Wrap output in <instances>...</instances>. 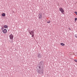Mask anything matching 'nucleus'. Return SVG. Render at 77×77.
<instances>
[{
	"label": "nucleus",
	"mask_w": 77,
	"mask_h": 77,
	"mask_svg": "<svg viewBox=\"0 0 77 77\" xmlns=\"http://www.w3.org/2000/svg\"><path fill=\"white\" fill-rule=\"evenodd\" d=\"M44 72V70L42 69L39 70H38L37 71V72H38L39 74H43V72Z\"/></svg>",
	"instance_id": "nucleus-1"
},
{
	"label": "nucleus",
	"mask_w": 77,
	"mask_h": 77,
	"mask_svg": "<svg viewBox=\"0 0 77 77\" xmlns=\"http://www.w3.org/2000/svg\"><path fill=\"white\" fill-rule=\"evenodd\" d=\"M59 11H60L61 12L62 14H64V10H63V9L62 8H59Z\"/></svg>",
	"instance_id": "nucleus-2"
},
{
	"label": "nucleus",
	"mask_w": 77,
	"mask_h": 77,
	"mask_svg": "<svg viewBox=\"0 0 77 77\" xmlns=\"http://www.w3.org/2000/svg\"><path fill=\"white\" fill-rule=\"evenodd\" d=\"M42 13H40L38 14V19H42Z\"/></svg>",
	"instance_id": "nucleus-3"
},
{
	"label": "nucleus",
	"mask_w": 77,
	"mask_h": 77,
	"mask_svg": "<svg viewBox=\"0 0 77 77\" xmlns=\"http://www.w3.org/2000/svg\"><path fill=\"white\" fill-rule=\"evenodd\" d=\"M37 57L38 59H41L42 55L40 54H38L37 55Z\"/></svg>",
	"instance_id": "nucleus-4"
},
{
	"label": "nucleus",
	"mask_w": 77,
	"mask_h": 77,
	"mask_svg": "<svg viewBox=\"0 0 77 77\" xmlns=\"http://www.w3.org/2000/svg\"><path fill=\"white\" fill-rule=\"evenodd\" d=\"M9 37L10 38V39H13L14 38V35L12 34H11L9 35Z\"/></svg>",
	"instance_id": "nucleus-5"
},
{
	"label": "nucleus",
	"mask_w": 77,
	"mask_h": 77,
	"mask_svg": "<svg viewBox=\"0 0 77 77\" xmlns=\"http://www.w3.org/2000/svg\"><path fill=\"white\" fill-rule=\"evenodd\" d=\"M2 32L4 33H6L7 32V29H4L2 31Z\"/></svg>",
	"instance_id": "nucleus-6"
},
{
	"label": "nucleus",
	"mask_w": 77,
	"mask_h": 77,
	"mask_svg": "<svg viewBox=\"0 0 77 77\" xmlns=\"http://www.w3.org/2000/svg\"><path fill=\"white\" fill-rule=\"evenodd\" d=\"M40 65H41V66H43L44 65V61H42L41 62H40L39 63Z\"/></svg>",
	"instance_id": "nucleus-7"
},
{
	"label": "nucleus",
	"mask_w": 77,
	"mask_h": 77,
	"mask_svg": "<svg viewBox=\"0 0 77 77\" xmlns=\"http://www.w3.org/2000/svg\"><path fill=\"white\" fill-rule=\"evenodd\" d=\"M30 35H32V34H34V32L33 31H31L30 32H29Z\"/></svg>",
	"instance_id": "nucleus-8"
},
{
	"label": "nucleus",
	"mask_w": 77,
	"mask_h": 77,
	"mask_svg": "<svg viewBox=\"0 0 77 77\" xmlns=\"http://www.w3.org/2000/svg\"><path fill=\"white\" fill-rule=\"evenodd\" d=\"M4 27L5 29H7V28L8 27V25H5L4 26Z\"/></svg>",
	"instance_id": "nucleus-9"
},
{
	"label": "nucleus",
	"mask_w": 77,
	"mask_h": 77,
	"mask_svg": "<svg viewBox=\"0 0 77 77\" xmlns=\"http://www.w3.org/2000/svg\"><path fill=\"white\" fill-rule=\"evenodd\" d=\"M2 17H5V16H6V14H5V13H4L2 14Z\"/></svg>",
	"instance_id": "nucleus-10"
},
{
	"label": "nucleus",
	"mask_w": 77,
	"mask_h": 77,
	"mask_svg": "<svg viewBox=\"0 0 77 77\" xmlns=\"http://www.w3.org/2000/svg\"><path fill=\"white\" fill-rule=\"evenodd\" d=\"M61 45H62V46H64V45H65V44H63V43H61Z\"/></svg>",
	"instance_id": "nucleus-11"
},
{
	"label": "nucleus",
	"mask_w": 77,
	"mask_h": 77,
	"mask_svg": "<svg viewBox=\"0 0 77 77\" xmlns=\"http://www.w3.org/2000/svg\"><path fill=\"white\" fill-rule=\"evenodd\" d=\"M41 69V66H38V69Z\"/></svg>",
	"instance_id": "nucleus-12"
},
{
	"label": "nucleus",
	"mask_w": 77,
	"mask_h": 77,
	"mask_svg": "<svg viewBox=\"0 0 77 77\" xmlns=\"http://www.w3.org/2000/svg\"><path fill=\"white\" fill-rule=\"evenodd\" d=\"M75 21H77V18H75Z\"/></svg>",
	"instance_id": "nucleus-13"
},
{
	"label": "nucleus",
	"mask_w": 77,
	"mask_h": 77,
	"mask_svg": "<svg viewBox=\"0 0 77 77\" xmlns=\"http://www.w3.org/2000/svg\"><path fill=\"white\" fill-rule=\"evenodd\" d=\"M33 36H34V34L32 35V37H33Z\"/></svg>",
	"instance_id": "nucleus-14"
},
{
	"label": "nucleus",
	"mask_w": 77,
	"mask_h": 77,
	"mask_svg": "<svg viewBox=\"0 0 77 77\" xmlns=\"http://www.w3.org/2000/svg\"><path fill=\"white\" fill-rule=\"evenodd\" d=\"M75 14H76V15H77V12L76 11L75 12Z\"/></svg>",
	"instance_id": "nucleus-15"
},
{
	"label": "nucleus",
	"mask_w": 77,
	"mask_h": 77,
	"mask_svg": "<svg viewBox=\"0 0 77 77\" xmlns=\"http://www.w3.org/2000/svg\"><path fill=\"white\" fill-rule=\"evenodd\" d=\"M4 29V28L3 27H2V28L1 29H2V31H3V29Z\"/></svg>",
	"instance_id": "nucleus-16"
},
{
	"label": "nucleus",
	"mask_w": 77,
	"mask_h": 77,
	"mask_svg": "<svg viewBox=\"0 0 77 77\" xmlns=\"http://www.w3.org/2000/svg\"><path fill=\"white\" fill-rule=\"evenodd\" d=\"M50 22H51V21H49L47 22V23H50Z\"/></svg>",
	"instance_id": "nucleus-17"
},
{
	"label": "nucleus",
	"mask_w": 77,
	"mask_h": 77,
	"mask_svg": "<svg viewBox=\"0 0 77 77\" xmlns=\"http://www.w3.org/2000/svg\"><path fill=\"white\" fill-rule=\"evenodd\" d=\"M75 61L76 62H77V60H75Z\"/></svg>",
	"instance_id": "nucleus-18"
},
{
	"label": "nucleus",
	"mask_w": 77,
	"mask_h": 77,
	"mask_svg": "<svg viewBox=\"0 0 77 77\" xmlns=\"http://www.w3.org/2000/svg\"><path fill=\"white\" fill-rule=\"evenodd\" d=\"M69 30H71V28H69Z\"/></svg>",
	"instance_id": "nucleus-19"
}]
</instances>
